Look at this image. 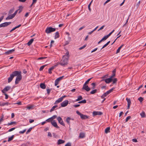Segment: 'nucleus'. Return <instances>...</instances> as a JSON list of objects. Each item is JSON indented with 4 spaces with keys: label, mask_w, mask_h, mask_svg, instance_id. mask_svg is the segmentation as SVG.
Instances as JSON below:
<instances>
[{
    "label": "nucleus",
    "mask_w": 146,
    "mask_h": 146,
    "mask_svg": "<svg viewBox=\"0 0 146 146\" xmlns=\"http://www.w3.org/2000/svg\"><path fill=\"white\" fill-rule=\"evenodd\" d=\"M68 57L63 56L60 62L59 63H57L56 64H58V65L59 64L63 66H65L66 65L68 64Z\"/></svg>",
    "instance_id": "nucleus-1"
},
{
    "label": "nucleus",
    "mask_w": 146,
    "mask_h": 146,
    "mask_svg": "<svg viewBox=\"0 0 146 146\" xmlns=\"http://www.w3.org/2000/svg\"><path fill=\"white\" fill-rule=\"evenodd\" d=\"M16 72H17V77L16 78L15 83V84H18L19 82L21 80L22 77L21 74V72H19L18 71H16Z\"/></svg>",
    "instance_id": "nucleus-2"
},
{
    "label": "nucleus",
    "mask_w": 146,
    "mask_h": 146,
    "mask_svg": "<svg viewBox=\"0 0 146 146\" xmlns=\"http://www.w3.org/2000/svg\"><path fill=\"white\" fill-rule=\"evenodd\" d=\"M17 72L16 71H15L10 75V76L8 79V82L9 83L12 81L14 76H16L17 75Z\"/></svg>",
    "instance_id": "nucleus-3"
},
{
    "label": "nucleus",
    "mask_w": 146,
    "mask_h": 146,
    "mask_svg": "<svg viewBox=\"0 0 146 146\" xmlns=\"http://www.w3.org/2000/svg\"><path fill=\"white\" fill-rule=\"evenodd\" d=\"M76 113L77 114L79 115L80 118L82 119H86L88 118V116L86 115H84L80 113L78 111H77Z\"/></svg>",
    "instance_id": "nucleus-4"
},
{
    "label": "nucleus",
    "mask_w": 146,
    "mask_h": 146,
    "mask_svg": "<svg viewBox=\"0 0 146 146\" xmlns=\"http://www.w3.org/2000/svg\"><path fill=\"white\" fill-rule=\"evenodd\" d=\"M56 31V29L53 28L51 27H47L45 31V32L47 34H49L51 32H54Z\"/></svg>",
    "instance_id": "nucleus-5"
},
{
    "label": "nucleus",
    "mask_w": 146,
    "mask_h": 146,
    "mask_svg": "<svg viewBox=\"0 0 146 146\" xmlns=\"http://www.w3.org/2000/svg\"><path fill=\"white\" fill-rule=\"evenodd\" d=\"M114 88H112L110 89L106 93H104L101 96V98L102 99L104 98L105 97H106L107 95L110 94V93L112 92L113 90L114 89Z\"/></svg>",
    "instance_id": "nucleus-6"
},
{
    "label": "nucleus",
    "mask_w": 146,
    "mask_h": 146,
    "mask_svg": "<svg viewBox=\"0 0 146 146\" xmlns=\"http://www.w3.org/2000/svg\"><path fill=\"white\" fill-rule=\"evenodd\" d=\"M64 77V76H63L57 78L55 81V86H56L58 84L59 82L62 80Z\"/></svg>",
    "instance_id": "nucleus-7"
},
{
    "label": "nucleus",
    "mask_w": 146,
    "mask_h": 146,
    "mask_svg": "<svg viewBox=\"0 0 146 146\" xmlns=\"http://www.w3.org/2000/svg\"><path fill=\"white\" fill-rule=\"evenodd\" d=\"M11 23V22H5L0 24V28L2 27H6L10 25Z\"/></svg>",
    "instance_id": "nucleus-8"
},
{
    "label": "nucleus",
    "mask_w": 146,
    "mask_h": 146,
    "mask_svg": "<svg viewBox=\"0 0 146 146\" xmlns=\"http://www.w3.org/2000/svg\"><path fill=\"white\" fill-rule=\"evenodd\" d=\"M57 119L58 120L59 123L61 125L63 126H65V124L61 117H58L57 118Z\"/></svg>",
    "instance_id": "nucleus-9"
},
{
    "label": "nucleus",
    "mask_w": 146,
    "mask_h": 146,
    "mask_svg": "<svg viewBox=\"0 0 146 146\" xmlns=\"http://www.w3.org/2000/svg\"><path fill=\"white\" fill-rule=\"evenodd\" d=\"M11 88V87L9 86H6L3 90H2L1 91L3 93H6V92L9 90Z\"/></svg>",
    "instance_id": "nucleus-10"
},
{
    "label": "nucleus",
    "mask_w": 146,
    "mask_h": 146,
    "mask_svg": "<svg viewBox=\"0 0 146 146\" xmlns=\"http://www.w3.org/2000/svg\"><path fill=\"white\" fill-rule=\"evenodd\" d=\"M68 103V100H65L63 101L61 103V105L62 107H65L66 106Z\"/></svg>",
    "instance_id": "nucleus-11"
},
{
    "label": "nucleus",
    "mask_w": 146,
    "mask_h": 146,
    "mask_svg": "<svg viewBox=\"0 0 146 146\" xmlns=\"http://www.w3.org/2000/svg\"><path fill=\"white\" fill-rule=\"evenodd\" d=\"M82 89V90H84L87 92H88L90 90V88L88 85H85V84L83 85Z\"/></svg>",
    "instance_id": "nucleus-12"
},
{
    "label": "nucleus",
    "mask_w": 146,
    "mask_h": 146,
    "mask_svg": "<svg viewBox=\"0 0 146 146\" xmlns=\"http://www.w3.org/2000/svg\"><path fill=\"white\" fill-rule=\"evenodd\" d=\"M104 81L107 84H109L112 81V79H111V78H107L105 79H103V80H102L101 81L102 82L103 81Z\"/></svg>",
    "instance_id": "nucleus-13"
},
{
    "label": "nucleus",
    "mask_w": 146,
    "mask_h": 146,
    "mask_svg": "<svg viewBox=\"0 0 146 146\" xmlns=\"http://www.w3.org/2000/svg\"><path fill=\"white\" fill-rule=\"evenodd\" d=\"M51 123L52 125L54 127L58 129H59L60 128V127L58 126L56 122L54 120L52 121H51Z\"/></svg>",
    "instance_id": "nucleus-14"
},
{
    "label": "nucleus",
    "mask_w": 146,
    "mask_h": 146,
    "mask_svg": "<svg viewBox=\"0 0 146 146\" xmlns=\"http://www.w3.org/2000/svg\"><path fill=\"white\" fill-rule=\"evenodd\" d=\"M58 65V64H56V65L52 66L48 70V72L50 74H51L52 73V70L54 69Z\"/></svg>",
    "instance_id": "nucleus-15"
},
{
    "label": "nucleus",
    "mask_w": 146,
    "mask_h": 146,
    "mask_svg": "<svg viewBox=\"0 0 146 146\" xmlns=\"http://www.w3.org/2000/svg\"><path fill=\"white\" fill-rule=\"evenodd\" d=\"M126 100L127 102V109H129L130 108V106L131 104V101L129 98H126Z\"/></svg>",
    "instance_id": "nucleus-16"
},
{
    "label": "nucleus",
    "mask_w": 146,
    "mask_h": 146,
    "mask_svg": "<svg viewBox=\"0 0 146 146\" xmlns=\"http://www.w3.org/2000/svg\"><path fill=\"white\" fill-rule=\"evenodd\" d=\"M103 114V113L101 111H94L93 112V115H101Z\"/></svg>",
    "instance_id": "nucleus-17"
},
{
    "label": "nucleus",
    "mask_w": 146,
    "mask_h": 146,
    "mask_svg": "<svg viewBox=\"0 0 146 146\" xmlns=\"http://www.w3.org/2000/svg\"><path fill=\"white\" fill-rule=\"evenodd\" d=\"M15 50V49H12V50H9L8 51L5 52V54H9L12 53Z\"/></svg>",
    "instance_id": "nucleus-18"
},
{
    "label": "nucleus",
    "mask_w": 146,
    "mask_h": 146,
    "mask_svg": "<svg viewBox=\"0 0 146 146\" xmlns=\"http://www.w3.org/2000/svg\"><path fill=\"white\" fill-rule=\"evenodd\" d=\"M15 16L13 14L10 15L6 18V20H7L12 19Z\"/></svg>",
    "instance_id": "nucleus-19"
},
{
    "label": "nucleus",
    "mask_w": 146,
    "mask_h": 146,
    "mask_svg": "<svg viewBox=\"0 0 146 146\" xmlns=\"http://www.w3.org/2000/svg\"><path fill=\"white\" fill-rule=\"evenodd\" d=\"M63 99H62V98L61 97L60 98H59L57 100H56L54 103V104H56L58 103H60L63 100Z\"/></svg>",
    "instance_id": "nucleus-20"
},
{
    "label": "nucleus",
    "mask_w": 146,
    "mask_h": 146,
    "mask_svg": "<svg viewBox=\"0 0 146 146\" xmlns=\"http://www.w3.org/2000/svg\"><path fill=\"white\" fill-rule=\"evenodd\" d=\"M11 104V103H9L8 102H7L5 103H3L1 104H0V106H4L5 105L8 106V105H10L11 104Z\"/></svg>",
    "instance_id": "nucleus-21"
},
{
    "label": "nucleus",
    "mask_w": 146,
    "mask_h": 146,
    "mask_svg": "<svg viewBox=\"0 0 146 146\" xmlns=\"http://www.w3.org/2000/svg\"><path fill=\"white\" fill-rule=\"evenodd\" d=\"M64 142L65 141L64 140L61 139H59L58 141L57 144L58 145H60L64 143Z\"/></svg>",
    "instance_id": "nucleus-22"
},
{
    "label": "nucleus",
    "mask_w": 146,
    "mask_h": 146,
    "mask_svg": "<svg viewBox=\"0 0 146 146\" xmlns=\"http://www.w3.org/2000/svg\"><path fill=\"white\" fill-rule=\"evenodd\" d=\"M40 87L42 89H44L46 88V85L44 83H42L40 85Z\"/></svg>",
    "instance_id": "nucleus-23"
},
{
    "label": "nucleus",
    "mask_w": 146,
    "mask_h": 146,
    "mask_svg": "<svg viewBox=\"0 0 146 146\" xmlns=\"http://www.w3.org/2000/svg\"><path fill=\"white\" fill-rule=\"evenodd\" d=\"M71 119V118L69 117H68L66 119V121L67 123L70 126V121Z\"/></svg>",
    "instance_id": "nucleus-24"
},
{
    "label": "nucleus",
    "mask_w": 146,
    "mask_h": 146,
    "mask_svg": "<svg viewBox=\"0 0 146 146\" xmlns=\"http://www.w3.org/2000/svg\"><path fill=\"white\" fill-rule=\"evenodd\" d=\"M110 127H107L105 130V132L106 133H108L110 132Z\"/></svg>",
    "instance_id": "nucleus-25"
},
{
    "label": "nucleus",
    "mask_w": 146,
    "mask_h": 146,
    "mask_svg": "<svg viewBox=\"0 0 146 146\" xmlns=\"http://www.w3.org/2000/svg\"><path fill=\"white\" fill-rule=\"evenodd\" d=\"M124 45V44H122L118 48V49H117V50L116 51V54H117L120 52V49Z\"/></svg>",
    "instance_id": "nucleus-26"
},
{
    "label": "nucleus",
    "mask_w": 146,
    "mask_h": 146,
    "mask_svg": "<svg viewBox=\"0 0 146 146\" xmlns=\"http://www.w3.org/2000/svg\"><path fill=\"white\" fill-rule=\"evenodd\" d=\"M108 74H107L102 77L101 78L102 79V80H103V79H105L108 78Z\"/></svg>",
    "instance_id": "nucleus-27"
},
{
    "label": "nucleus",
    "mask_w": 146,
    "mask_h": 146,
    "mask_svg": "<svg viewBox=\"0 0 146 146\" xmlns=\"http://www.w3.org/2000/svg\"><path fill=\"white\" fill-rule=\"evenodd\" d=\"M140 115L141 117L142 118H144L145 117V112L143 111L140 113Z\"/></svg>",
    "instance_id": "nucleus-28"
},
{
    "label": "nucleus",
    "mask_w": 146,
    "mask_h": 146,
    "mask_svg": "<svg viewBox=\"0 0 146 146\" xmlns=\"http://www.w3.org/2000/svg\"><path fill=\"white\" fill-rule=\"evenodd\" d=\"M21 26V25L20 24V25H18V26H16L14 28H13L12 30H11L10 31V32H12V31L15 30V29H16L18 28H19V27L20 26Z\"/></svg>",
    "instance_id": "nucleus-29"
},
{
    "label": "nucleus",
    "mask_w": 146,
    "mask_h": 146,
    "mask_svg": "<svg viewBox=\"0 0 146 146\" xmlns=\"http://www.w3.org/2000/svg\"><path fill=\"white\" fill-rule=\"evenodd\" d=\"M34 41V39L33 38H32L27 43V44L30 46L31 45V44L33 43V41Z\"/></svg>",
    "instance_id": "nucleus-30"
},
{
    "label": "nucleus",
    "mask_w": 146,
    "mask_h": 146,
    "mask_svg": "<svg viewBox=\"0 0 146 146\" xmlns=\"http://www.w3.org/2000/svg\"><path fill=\"white\" fill-rule=\"evenodd\" d=\"M85 137V134L84 133H80L79 134V137L81 138H83Z\"/></svg>",
    "instance_id": "nucleus-31"
},
{
    "label": "nucleus",
    "mask_w": 146,
    "mask_h": 146,
    "mask_svg": "<svg viewBox=\"0 0 146 146\" xmlns=\"http://www.w3.org/2000/svg\"><path fill=\"white\" fill-rule=\"evenodd\" d=\"M59 33L57 31L55 33V38L56 39L59 37Z\"/></svg>",
    "instance_id": "nucleus-32"
},
{
    "label": "nucleus",
    "mask_w": 146,
    "mask_h": 146,
    "mask_svg": "<svg viewBox=\"0 0 146 146\" xmlns=\"http://www.w3.org/2000/svg\"><path fill=\"white\" fill-rule=\"evenodd\" d=\"M14 135H12L11 136L9 137L8 138V142H9V141H11V140H12L13 139V138H14Z\"/></svg>",
    "instance_id": "nucleus-33"
},
{
    "label": "nucleus",
    "mask_w": 146,
    "mask_h": 146,
    "mask_svg": "<svg viewBox=\"0 0 146 146\" xmlns=\"http://www.w3.org/2000/svg\"><path fill=\"white\" fill-rule=\"evenodd\" d=\"M110 41H108L106 44H104L102 48L101 49V50L103 48L106 47L107 45H108V44L110 43Z\"/></svg>",
    "instance_id": "nucleus-34"
},
{
    "label": "nucleus",
    "mask_w": 146,
    "mask_h": 146,
    "mask_svg": "<svg viewBox=\"0 0 146 146\" xmlns=\"http://www.w3.org/2000/svg\"><path fill=\"white\" fill-rule=\"evenodd\" d=\"M97 92V89H95L92 91L90 92V94H94L96 93Z\"/></svg>",
    "instance_id": "nucleus-35"
},
{
    "label": "nucleus",
    "mask_w": 146,
    "mask_h": 146,
    "mask_svg": "<svg viewBox=\"0 0 146 146\" xmlns=\"http://www.w3.org/2000/svg\"><path fill=\"white\" fill-rule=\"evenodd\" d=\"M58 107L57 105H55L52 107L51 108V109L50 110V112H51L52 111H53L54 109L56 108L57 107Z\"/></svg>",
    "instance_id": "nucleus-36"
},
{
    "label": "nucleus",
    "mask_w": 146,
    "mask_h": 146,
    "mask_svg": "<svg viewBox=\"0 0 146 146\" xmlns=\"http://www.w3.org/2000/svg\"><path fill=\"white\" fill-rule=\"evenodd\" d=\"M86 100L84 99L83 100H82L81 101L79 102L78 103L79 104H81V103L85 104L86 103Z\"/></svg>",
    "instance_id": "nucleus-37"
},
{
    "label": "nucleus",
    "mask_w": 146,
    "mask_h": 146,
    "mask_svg": "<svg viewBox=\"0 0 146 146\" xmlns=\"http://www.w3.org/2000/svg\"><path fill=\"white\" fill-rule=\"evenodd\" d=\"M16 122L15 121H12L10 123H8V124H7V125H13V124H16Z\"/></svg>",
    "instance_id": "nucleus-38"
},
{
    "label": "nucleus",
    "mask_w": 146,
    "mask_h": 146,
    "mask_svg": "<svg viewBox=\"0 0 146 146\" xmlns=\"http://www.w3.org/2000/svg\"><path fill=\"white\" fill-rule=\"evenodd\" d=\"M46 66H47V65H43V66H41L39 69V71H42L44 69V68Z\"/></svg>",
    "instance_id": "nucleus-39"
},
{
    "label": "nucleus",
    "mask_w": 146,
    "mask_h": 146,
    "mask_svg": "<svg viewBox=\"0 0 146 146\" xmlns=\"http://www.w3.org/2000/svg\"><path fill=\"white\" fill-rule=\"evenodd\" d=\"M14 8L11 9L9 12V14H10L14 12Z\"/></svg>",
    "instance_id": "nucleus-40"
},
{
    "label": "nucleus",
    "mask_w": 146,
    "mask_h": 146,
    "mask_svg": "<svg viewBox=\"0 0 146 146\" xmlns=\"http://www.w3.org/2000/svg\"><path fill=\"white\" fill-rule=\"evenodd\" d=\"M65 56L66 57H68V59L69 58V52L68 51H67L66 52L65 54V55L64 56Z\"/></svg>",
    "instance_id": "nucleus-41"
},
{
    "label": "nucleus",
    "mask_w": 146,
    "mask_h": 146,
    "mask_svg": "<svg viewBox=\"0 0 146 146\" xmlns=\"http://www.w3.org/2000/svg\"><path fill=\"white\" fill-rule=\"evenodd\" d=\"M91 85L93 86V87L92 88V89H94L95 88V86H96V84L95 83L93 82L91 84Z\"/></svg>",
    "instance_id": "nucleus-42"
},
{
    "label": "nucleus",
    "mask_w": 146,
    "mask_h": 146,
    "mask_svg": "<svg viewBox=\"0 0 146 146\" xmlns=\"http://www.w3.org/2000/svg\"><path fill=\"white\" fill-rule=\"evenodd\" d=\"M92 78H91L88 79L85 82L84 84H85V85H87V84H88L89 82L90 81Z\"/></svg>",
    "instance_id": "nucleus-43"
},
{
    "label": "nucleus",
    "mask_w": 146,
    "mask_h": 146,
    "mask_svg": "<svg viewBox=\"0 0 146 146\" xmlns=\"http://www.w3.org/2000/svg\"><path fill=\"white\" fill-rule=\"evenodd\" d=\"M113 83H112V84H113L115 83L117 81V80L116 78H114L113 80Z\"/></svg>",
    "instance_id": "nucleus-44"
},
{
    "label": "nucleus",
    "mask_w": 146,
    "mask_h": 146,
    "mask_svg": "<svg viewBox=\"0 0 146 146\" xmlns=\"http://www.w3.org/2000/svg\"><path fill=\"white\" fill-rule=\"evenodd\" d=\"M92 1H93L92 0V1L88 5V9H89V11H91V9L90 8V6L91 5V3L92 2Z\"/></svg>",
    "instance_id": "nucleus-45"
},
{
    "label": "nucleus",
    "mask_w": 146,
    "mask_h": 146,
    "mask_svg": "<svg viewBox=\"0 0 146 146\" xmlns=\"http://www.w3.org/2000/svg\"><path fill=\"white\" fill-rule=\"evenodd\" d=\"M108 38V37L107 36V35L105 36L103 38H102V39L103 41L105 40H106Z\"/></svg>",
    "instance_id": "nucleus-46"
},
{
    "label": "nucleus",
    "mask_w": 146,
    "mask_h": 146,
    "mask_svg": "<svg viewBox=\"0 0 146 146\" xmlns=\"http://www.w3.org/2000/svg\"><path fill=\"white\" fill-rule=\"evenodd\" d=\"M138 100L140 102H141L143 101V98L140 97L138 98Z\"/></svg>",
    "instance_id": "nucleus-47"
},
{
    "label": "nucleus",
    "mask_w": 146,
    "mask_h": 146,
    "mask_svg": "<svg viewBox=\"0 0 146 146\" xmlns=\"http://www.w3.org/2000/svg\"><path fill=\"white\" fill-rule=\"evenodd\" d=\"M32 129V127H30L27 131L26 133V134H28L29 133L31 130Z\"/></svg>",
    "instance_id": "nucleus-48"
},
{
    "label": "nucleus",
    "mask_w": 146,
    "mask_h": 146,
    "mask_svg": "<svg viewBox=\"0 0 146 146\" xmlns=\"http://www.w3.org/2000/svg\"><path fill=\"white\" fill-rule=\"evenodd\" d=\"M52 120H51V118H50L47 119L46 120V121L48 122H51V121H52Z\"/></svg>",
    "instance_id": "nucleus-49"
},
{
    "label": "nucleus",
    "mask_w": 146,
    "mask_h": 146,
    "mask_svg": "<svg viewBox=\"0 0 146 146\" xmlns=\"http://www.w3.org/2000/svg\"><path fill=\"white\" fill-rule=\"evenodd\" d=\"M47 58V57H39L38 58V60H42L45 58Z\"/></svg>",
    "instance_id": "nucleus-50"
},
{
    "label": "nucleus",
    "mask_w": 146,
    "mask_h": 146,
    "mask_svg": "<svg viewBox=\"0 0 146 146\" xmlns=\"http://www.w3.org/2000/svg\"><path fill=\"white\" fill-rule=\"evenodd\" d=\"M114 30H113L111 32H110V33H109L108 35H107V36L108 37L109 36H110L114 32Z\"/></svg>",
    "instance_id": "nucleus-51"
},
{
    "label": "nucleus",
    "mask_w": 146,
    "mask_h": 146,
    "mask_svg": "<svg viewBox=\"0 0 146 146\" xmlns=\"http://www.w3.org/2000/svg\"><path fill=\"white\" fill-rule=\"evenodd\" d=\"M57 116L56 115H54L52 117H51V120H53L54 119H55V118H56Z\"/></svg>",
    "instance_id": "nucleus-52"
},
{
    "label": "nucleus",
    "mask_w": 146,
    "mask_h": 146,
    "mask_svg": "<svg viewBox=\"0 0 146 146\" xmlns=\"http://www.w3.org/2000/svg\"><path fill=\"white\" fill-rule=\"evenodd\" d=\"M131 116H128L125 119V122H127L128 120L131 118Z\"/></svg>",
    "instance_id": "nucleus-53"
},
{
    "label": "nucleus",
    "mask_w": 146,
    "mask_h": 146,
    "mask_svg": "<svg viewBox=\"0 0 146 146\" xmlns=\"http://www.w3.org/2000/svg\"><path fill=\"white\" fill-rule=\"evenodd\" d=\"M26 129H25L23 131H20L19 132V133L20 134H23L26 131Z\"/></svg>",
    "instance_id": "nucleus-54"
},
{
    "label": "nucleus",
    "mask_w": 146,
    "mask_h": 146,
    "mask_svg": "<svg viewBox=\"0 0 146 146\" xmlns=\"http://www.w3.org/2000/svg\"><path fill=\"white\" fill-rule=\"evenodd\" d=\"M19 10V9L17 10L13 14H12L15 17V16L16 15V14H17V12H18V11Z\"/></svg>",
    "instance_id": "nucleus-55"
},
{
    "label": "nucleus",
    "mask_w": 146,
    "mask_h": 146,
    "mask_svg": "<svg viewBox=\"0 0 146 146\" xmlns=\"http://www.w3.org/2000/svg\"><path fill=\"white\" fill-rule=\"evenodd\" d=\"M86 46V45H84L83 46L80 47L79 49L80 50H82L83 48H85Z\"/></svg>",
    "instance_id": "nucleus-56"
},
{
    "label": "nucleus",
    "mask_w": 146,
    "mask_h": 146,
    "mask_svg": "<svg viewBox=\"0 0 146 146\" xmlns=\"http://www.w3.org/2000/svg\"><path fill=\"white\" fill-rule=\"evenodd\" d=\"M71 144L70 143L68 142L65 145V146H71Z\"/></svg>",
    "instance_id": "nucleus-57"
},
{
    "label": "nucleus",
    "mask_w": 146,
    "mask_h": 146,
    "mask_svg": "<svg viewBox=\"0 0 146 146\" xmlns=\"http://www.w3.org/2000/svg\"><path fill=\"white\" fill-rule=\"evenodd\" d=\"M15 129V127L9 129L8 130V131L9 132L11 131H12L14 130Z\"/></svg>",
    "instance_id": "nucleus-58"
},
{
    "label": "nucleus",
    "mask_w": 146,
    "mask_h": 146,
    "mask_svg": "<svg viewBox=\"0 0 146 146\" xmlns=\"http://www.w3.org/2000/svg\"><path fill=\"white\" fill-rule=\"evenodd\" d=\"M115 74H113L112 75V76H111L110 77V78H111V79H112L113 80V78L115 76Z\"/></svg>",
    "instance_id": "nucleus-59"
},
{
    "label": "nucleus",
    "mask_w": 146,
    "mask_h": 146,
    "mask_svg": "<svg viewBox=\"0 0 146 146\" xmlns=\"http://www.w3.org/2000/svg\"><path fill=\"white\" fill-rule=\"evenodd\" d=\"M48 136L51 137H52V135L50 132H48Z\"/></svg>",
    "instance_id": "nucleus-60"
},
{
    "label": "nucleus",
    "mask_w": 146,
    "mask_h": 146,
    "mask_svg": "<svg viewBox=\"0 0 146 146\" xmlns=\"http://www.w3.org/2000/svg\"><path fill=\"white\" fill-rule=\"evenodd\" d=\"M132 141L136 143L137 142V140L136 139H132Z\"/></svg>",
    "instance_id": "nucleus-61"
},
{
    "label": "nucleus",
    "mask_w": 146,
    "mask_h": 146,
    "mask_svg": "<svg viewBox=\"0 0 146 146\" xmlns=\"http://www.w3.org/2000/svg\"><path fill=\"white\" fill-rule=\"evenodd\" d=\"M78 98L79 99V100H80L82 99V96H79L78 97Z\"/></svg>",
    "instance_id": "nucleus-62"
},
{
    "label": "nucleus",
    "mask_w": 146,
    "mask_h": 146,
    "mask_svg": "<svg viewBox=\"0 0 146 146\" xmlns=\"http://www.w3.org/2000/svg\"><path fill=\"white\" fill-rule=\"evenodd\" d=\"M4 16L3 15L0 18V23L2 21L4 18Z\"/></svg>",
    "instance_id": "nucleus-63"
},
{
    "label": "nucleus",
    "mask_w": 146,
    "mask_h": 146,
    "mask_svg": "<svg viewBox=\"0 0 146 146\" xmlns=\"http://www.w3.org/2000/svg\"><path fill=\"white\" fill-rule=\"evenodd\" d=\"M34 121V120L33 119H29V122L30 123H32Z\"/></svg>",
    "instance_id": "nucleus-64"
}]
</instances>
